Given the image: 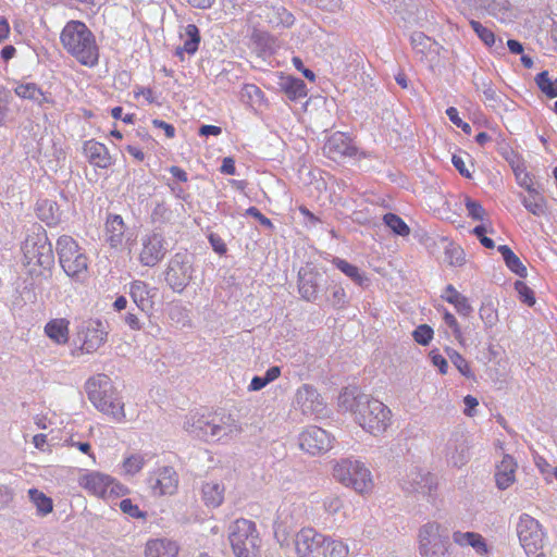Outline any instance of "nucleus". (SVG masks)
Instances as JSON below:
<instances>
[{
  "mask_svg": "<svg viewBox=\"0 0 557 557\" xmlns=\"http://www.w3.org/2000/svg\"><path fill=\"white\" fill-rule=\"evenodd\" d=\"M212 424H214L213 416L190 413L185 418L183 428L190 436L210 442L212 441Z\"/></svg>",
  "mask_w": 557,
  "mask_h": 557,
  "instance_id": "aec40b11",
  "label": "nucleus"
},
{
  "mask_svg": "<svg viewBox=\"0 0 557 557\" xmlns=\"http://www.w3.org/2000/svg\"><path fill=\"white\" fill-rule=\"evenodd\" d=\"M535 83L539 89L548 98L557 97V78L552 79L547 71H543L535 76Z\"/></svg>",
  "mask_w": 557,
  "mask_h": 557,
  "instance_id": "37998d69",
  "label": "nucleus"
},
{
  "mask_svg": "<svg viewBox=\"0 0 557 557\" xmlns=\"http://www.w3.org/2000/svg\"><path fill=\"white\" fill-rule=\"evenodd\" d=\"M445 457L448 465L455 468H461L469 460L468 446L461 436L449 438L446 448Z\"/></svg>",
  "mask_w": 557,
  "mask_h": 557,
  "instance_id": "b1692460",
  "label": "nucleus"
},
{
  "mask_svg": "<svg viewBox=\"0 0 557 557\" xmlns=\"http://www.w3.org/2000/svg\"><path fill=\"white\" fill-rule=\"evenodd\" d=\"M329 301L332 307L341 309L344 308L347 304V295L341 285H334L332 287L331 296L329 297Z\"/></svg>",
  "mask_w": 557,
  "mask_h": 557,
  "instance_id": "bf43d9fd",
  "label": "nucleus"
},
{
  "mask_svg": "<svg viewBox=\"0 0 557 557\" xmlns=\"http://www.w3.org/2000/svg\"><path fill=\"white\" fill-rule=\"evenodd\" d=\"M228 540L236 557H259L261 540L252 521H234L228 528Z\"/></svg>",
  "mask_w": 557,
  "mask_h": 557,
  "instance_id": "423d86ee",
  "label": "nucleus"
},
{
  "mask_svg": "<svg viewBox=\"0 0 557 557\" xmlns=\"http://www.w3.org/2000/svg\"><path fill=\"white\" fill-rule=\"evenodd\" d=\"M194 269L190 256L184 252H176L169 260L165 270V282L175 293H182L193 278Z\"/></svg>",
  "mask_w": 557,
  "mask_h": 557,
  "instance_id": "9b49d317",
  "label": "nucleus"
},
{
  "mask_svg": "<svg viewBox=\"0 0 557 557\" xmlns=\"http://www.w3.org/2000/svg\"><path fill=\"white\" fill-rule=\"evenodd\" d=\"M332 263L346 276H348L354 283L359 286H367L369 278L360 271V269L348 261L334 257Z\"/></svg>",
  "mask_w": 557,
  "mask_h": 557,
  "instance_id": "c9c22d12",
  "label": "nucleus"
},
{
  "mask_svg": "<svg viewBox=\"0 0 557 557\" xmlns=\"http://www.w3.org/2000/svg\"><path fill=\"white\" fill-rule=\"evenodd\" d=\"M83 152L90 164L100 169H108L113 162L108 148L94 139L85 141Z\"/></svg>",
  "mask_w": 557,
  "mask_h": 557,
  "instance_id": "5701e85b",
  "label": "nucleus"
},
{
  "mask_svg": "<svg viewBox=\"0 0 557 557\" xmlns=\"http://www.w3.org/2000/svg\"><path fill=\"white\" fill-rule=\"evenodd\" d=\"M150 216L152 223L163 224L171 220L172 211L164 202H157Z\"/></svg>",
  "mask_w": 557,
  "mask_h": 557,
  "instance_id": "864d4df0",
  "label": "nucleus"
},
{
  "mask_svg": "<svg viewBox=\"0 0 557 557\" xmlns=\"http://www.w3.org/2000/svg\"><path fill=\"white\" fill-rule=\"evenodd\" d=\"M22 251L24 265L27 273L34 277V284L40 285L42 281L51 276L54 256L47 233L41 225L34 224L28 230L22 243Z\"/></svg>",
  "mask_w": 557,
  "mask_h": 557,
  "instance_id": "f03ea898",
  "label": "nucleus"
},
{
  "mask_svg": "<svg viewBox=\"0 0 557 557\" xmlns=\"http://www.w3.org/2000/svg\"><path fill=\"white\" fill-rule=\"evenodd\" d=\"M107 335L108 332L100 320H82L77 325L76 336L81 343V349L86 354L97 351L106 343Z\"/></svg>",
  "mask_w": 557,
  "mask_h": 557,
  "instance_id": "f8f14e48",
  "label": "nucleus"
},
{
  "mask_svg": "<svg viewBox=\"0 0 557 557\" xmlns=\"http://www.w3.org/2000/svg\"><path fill=\"white\" fill-rule=\"evenodd\" d=\"M282 89L292 100L300 99L307 96L306 84L299 78L287 77L282 83Z\"/></svg>",
  "mask_w": 557,
  "mask_h": 557,
  "instance_id": "a19ab883",
  "label": "nucleus"
},
{
  "mask_svg": "<svg viewBox=\"0 0 557 557\" xmlns=\"http://www.w3.org/2000/svg\"><path fill=\"white\" fill-rule=\"evenodd\" d=\"M517 462L510 455H505L496 466L495 482L499 490H506L516 481Z\"/></svg>",
  "mask_w": 557,
  "mask_h": 557,
  "instance_id": "393cba45",
  "label": "nucleus"
},
{
  "mask_svg": "<svg viewBox=\"0 0 557 557\" xmlns=\"http://www.w3.org/2000/svg\"><path fill=\"white\" fill-rule=\"evenodd\" d=\"M145 463L146 461L143 455L134 454L124 459L122 469L125 474L134 475L144 468Z\"/></svg>",
  "mask_w": 557,
  "mask_h": 557,
  "instance_id": "09e8293b",
  "label": "nucleus"
},
{
  "mask_svg": "<svg viewBox=\"0 0 557 557\" xmlns=\"http://www.w3.org/2000/svg\"><path fill=\"white\" fill-rule=\"evenodd\" d=\"M169 251V243L160 232L144 234L139 239L138 262L143 267L153 268L159 264Z\"/></svg>",
  "mask_w": 557,
  "mask_h": 557,
  "instance_id": "9d476101",
  "label": "nucleus"
},
{
  "mask_svg": "<svg viewBox=\"0 0 557 557\" xmlns=\"http://www.w3.org/2000/svg\"><path fill=\"white\" fill-rule=\"evenodd\" d=\"M325 534L313 528H302L295 537V548L298 557H320L322 541Z\"/></svg>",
  "mask_w": 557,
  "mask_h": 557,
  "instance_id": "f3484780",
  "label": "nucleus"
},
{
  "mask_svg": "<svg viewBox=\"0 0 557 557\" xmlns=\"http://www.w3.org/2000/svg\"><path fill=\"white\" fill-rule=\"evenodd\" d=\"M517 533L525 554L529 557H540L544 546V532L539 521L527 513L521 515Z\"/></svg>",
  "mask_w": 557,
  "mask_h": 557,
  "instance_id": "1a4fd4ad",
  "label": "nucleus"
},
{
  "mask_svg": "<svg viewBox=\"0 0 557 557\" xmlns=\"http://www.w3.org/2000/svg\"><path fill=\"white\" fill-rule=\"evenodd\" d=\"M120 509L123 513L136 518V519H145L146 512L141 511L139 507L132 502L129 498H124L119 504Z\"/></svg>",
  "mask_w": 557,
  "mask_h": 557,
  "instance_id": "13d9d810",
  "label": "nucleus"
},
{
  "mask_svg": "<svg viewBox=\"0 0 557 557\" xmlns=\"http://www.w3.org/2000/svg\"><path fill=\"white\" fill-rule=\"evenodd\" d=\"M421 557H447L448 531L437 522L422 525L418 534Z\"/></svg>",
  "mask_w": 557,
  "mask_h": 557,
  "instance_id": "6e6552de",
  "label": "nucleus"
},
{
  "mask_svg": "<svg viewBox=\"0 0 557 557\" xmlns=\"http://www.w3.org/2000/svg\"><path fill=\"white\" fill-rule=\"evenodd\" d=\"M334 436L322 428L310 425L299 435L300 448L312 455H320L333 447Z\"/></svg>",
  "mask_w": 557,
  "mask_h": 557,
  "instance_id": "4468645a",
  "label": "nucleus"
},
{
  "mask_svg": "<svg viewBox=\"0 0 557 557\" xmlns=\"http://www.w3.org/2000/svg\"><path fill=\"white\" fill-rule=\"evenodd\" d=\"M515 176L519 186L523 187L527 191L534 189L533 177L524 169L517 168Z\"/></svg>",
  "mask_w": 557,
  "mask_h": 557,
  "instance_id": "0e129e2a",
  "label": "nucleus"
},
{
  "mask_svg": "<svg viewBox=\"0 0 557 557\" xmlns=\"http://www.w3.org/2000/svg\"><path fill=\"white\" fill-rule=\"evenodd\" d=\"M438 311H442L444 323L450 330L451 335L456 338V341L460 345H463L465 337H463L460 325H459L458 321L456 320L455 315L453 313H450L445 308H443V309L438 308Z\"/></svg>",
  "mask_w": 557,
  "mask_h": 557,
  "instance_id": "a18cd8bd",
  "label": "nucleus"
},
{
  "mask_svg": "<svg viewBox=\"0 0 557 557\" xmlns=\"http://www.w3.org/2000/svg\"><path fill=\"white\" fill-rule=\"evenodd\" d=\"M479 315L486 330L493 329L498 323L497 308L491 300L482 302Z\"/></svg>",
  "mask_w": 557,
  "mask_h": 557,
  "instance_id": "79ce46f5",
  "label": "nucleus"
},
{
  "mask_svg": "<svg viewBox=\"0 0 557 557\" xmlns=\"http://www.w3.org/2000/svg\"><path fill=\"white\" fill-rule=\"evenodd\" d=\"M470 26L486 46L492 47L495 44V35L490 28L474 20L470 21Z\"/></svg>",
  "mask_w": 557,
  "mask_h": 557,
  "instance_id": "603ef678",
  "label": "nucleus"
},
{
  "mask_svg": "<svg viewBox=\"0 0 557 557\" xmlns=\"http://www.w3.org/2000/svg\"><path fill=\"white\" fill-rule=\"evenodd\" d=\"M453 540L460 546H471L479 555L487 554L485 540L479 533L456 531L453 534Z\"/></svg>",
  "mask_w": 557,
  "mask_h": 557,
  "instance_id": "7c9ffc66",
  "label": "nucleus"
},
{
  "mask_svg": "<svg viewBox=\"0 0 557 557\" xmlns=\"http://www.w3.org/2000/svg\"><path fill=\"white\" fill-rule=\"evenodd\" d=\"M180 546L170 539H151L145 545V557H176Z\"/></svg>",
  "mask_w": 557,
  "mask_h": 557,
  "instance_id": "a878e982",
  "label": "nucleus"
},
{
  "mask_svg": "<svg viewBox=\"0 0 557 557\" xmlns=\"http://www.w3.org/2000/svg\"><path fill=\"white\" fill-rule=\"evenodd\" d=\"M202 499L208 507H219L224 499V485L218 481H208L203 483Z\"/></svg>",
  "mask_w": 557,
  "mask_h": 557,
  "instance_id": "2f4dec72",
  "label": "nucleus"
},
{
  "mask_svg": "<svg viewBox=\"0 0 557 557\" xmlns=\"http://www.w3.org/2000/svg\"><path fill=\"white\" fill-rule=\"evenodd\" d=\"M411 45L414 51L421 54V58L437 53L438 49V45L421 32L411 35Z\"/></svg>",
  "mask_w": 557,
  "mask_h": 557,
  "instance_id": "4c0bfd02",
  "label": "nucleus"
},
{
  "mask_svg": "<svg viewBox=\"0 0 557 557\" xmlns=\"http://www.w3.org/2000/svg\"><path fill=\"white\" fill-rule=\"evenodd\" d=\"M147 484L153 496L172 495L178 486V475L172 467H160L151 471Z\"/></svg>",
  "mask_w": 557,
  "mask_h": 557,
  "instance_id": "2eb2a0df",
  "label": "nucleus"
},
{
  "mask_svg": "<svg viewBox=\"0 0 557 557\" xmlns=\"http://www.w3.org/2000/svg\"><path fill=\"white\" fill-rule=\"evenodd\" d=\"M46 335L57 344H65L69 341V321L53 319L45 326Z\"/></svg>",
  "mask_w": 557,
  "mask_h": 557,
  "instance_id": "72a5a7b5",
  "label": "nucleus"
},
{
  "mask_svg": "<svg viewBox=\"0 0 557 557\" xmlns=\"http://www.w3.org/2000/svg\"><path fill=\"white\" fill-rule=\"evenodd\" d=\"M487 232L485 225H476L473 228V234L479 238L480 243L488 249H492L495 247V243L492 238L485 236V233Z\"/></svg>",
  "mask_w": 557,
  "mask_h": 557,
  "instance_id": "338daca9",
  "label": "nucleus"
},
{
  "mask_svg": "<svg viewBox=\"0 0 557 557\" xmlns=\"http://www.w3.org/2000/svg\"><path fill=\"white\" fill-rule=\"evenodd\" d=\"M324 150L331 158L352 157L356 152V148L349 144L348 138L342 133L332 135L325 143Z\"/></svg>",
  "mask_w": 557,
  "mask_h": 557,
  "instance_id": "cd10ccee",
  "label": "nucleus"
},
{
  "mask_svg": "<svg viewBox=\"0 0 557 557\" xmlns=\"http://www.w3.org/2000/svg\"><path fill=\"white\" fill-rule=\"evenodd\" d=\"M88 399L101 412L113 420L122 422L125 419L124 405L119 397L112 380L107 374L90 377L85 385Z\"/></svg>",
  "mask_w": 557,
  "mask_h": 557,
  "instance_id": "20e7f679",
  "label": "nucleus"
},
{
  "mask_svg": "<svg viewBox=\"0 0 557 557\" xmlns=\"http://www.w3.org/2000/svg\"><path fill=\"white\" fill-rule=\"evenodd\" d=\"M37 215L47 223V225H55L59 223L61 213L55 201L44 199L37 202Z\"/></svg>",
  "mask_w": 557,
  "mask_h": 557,
  "instance_id": "f704fd0d",
  "label": "nucleus"
},
{
  "mask_svg": "<svg viewBox=\"0 0 557 557\" xmlns=\"http://www.w3.org/2000/svg\"><path fill=\"white\" fill-rule=\"evenodd\" d=\"M446 354L451 361V363L457 368V370L466 377H473V373L468 361L455 349L447 348Z\"/></svg>",
  "mask_w": 557,
  "mask_h": 557,
  "instance_id": "de8ad7c7",
  "label": "nucleus"
},
{
  "mask_svg": "<svg viewBox=\"0 0 557 557\" xmlns=\"http://www.w3.org/2000/svg\"><path fill=\"white\" fill-rule=\"evenodd\" d=\"M322 506L329 516L335 517L342 512L344 500L339 496L330 495L323 499Z\"/></svg>",
  "mask_w": 557,
  "mask_h": 557,
  "instance_id": "3c124183",
  "label": "nucleus"
},
{
  "mask_svg": "<svg viewBox=\"0 0 557 557\" xmlns=\"http://www.w3.org/2000/svg\"><path fill=\"white\" fill-rule=\"evenodd\" d=\"M79 485L89 494L97 497H107L109 494L116 493L121 486L108 474L90 471L83 474L79 480Z\"/></svg>",
  "mask_w": 557,
  "mask_h": 557,
  "instance_id": "dca6fc26",
  "label": "nucleus"
},
{
  "mask_svg": "<svg viewBox=\"0 0 557 557\" xmlns=\"http://www.w3.org/2000/svg\"><path fill=\"white\" fill-rule=\"evenodd\" d=\"M59 262L67 276L82 281L88 271V258L78 244L67 235L57 240Z\"/></svg>",
  "mask_w": 557,
  "mask_h": 557,
  "instance_id": "0eeeda50",
  "label": "nucleus"
},
{
  "mask_svg": "<svg viewBox=\"0 0 557 557\" xmlns=\"http://www.w3.org/2000/svg\"><path fill=\"white\" fill-rule=\"evenodd\" d=\"M158 289L149 286L144 281L136 280L129 285V296L132 297L135 305L146 313H149L153 309L154 297L157 296Z\"/></svg>",
  "mask_w": 557,
  "mask_h": 557,
  "instance_id": "412c9836",
  "label": "nucleus"
},
{
  "mask_svg": "<svg viewBox=\"0 0 557 557\" xmlns=\"http://www.w3.org/2000/svg\"><path fill=\"white\" fill-rule=\"evenodd\" d=\"M208 239H209V243H210L212 249L216 253L224 255L227 251L226 244L224 243V240L221 238L220 235H218L215 233H210L208 235Z\"/></svg>",
  "mask_w": 557,
  "mask_h": 557,
  "instance_id": "774afa93",
  "label": "nucleus"
},
{
  "mask_svg": "<svg viewBox=\"0 0 557 557\" xmlns=\"http://www.w3.org/2000/svg\"><path fill=\"white\" fill-rule=\"evenodd\" d=\"M28 497L37 509V513L40 516H47L53 509V502L44 492L37 488L28 490Z\"/></svg>",
  "mask_w": 557,
  "mask_h": 557,
  "instance_id": "58836bf2",
  "label": "nucleus"
},
{
  "mask_svg": "<svg viewBox=\"0 0 557 557\" xmlns=\"http://www.w3.org/2000/svg\"><path fill=\"white\" fill-rule=\"evenodd\" d=\"M448 302L453 305L456 311L462 317H469L473 311L469 299L461 293H459L454 298H449Z\"/></svg>",
  "mask_w": 557,
  "mask_h": 557,
  "instance_id": "5fc2aeb1",
  "label": "nucleus"
},
{
  "mask_svg": "<svg viewBox=\"0 0 557 557\" xmlns=\"http://www.w3.org/2000/svg\"><path fill=\"white\" fill-rule=\"evenodd\" d=\"M293 406L306 417H318L325 410L323 397L310 384H302L296 389Z\"/></svg>",
  "mask_w": 557,
  "mask_h": 557,
  "instance_id": "ddd939ff",
  "label": "nucleus"
},
{
  "mask_svg": "<svg viewBox=\"0 0 557 557\" xmlns=\"http://www.w3.org/2000/svg\"><path fill=\"white\" fill-rule=\"evenodd\" d=\"M181 38L184 44L182 47L176 48L175 54L183 60L184 53L193 55L198 50L200 44V33L198 27L195 24H188L184 28V32L181 33Z\"/></svg>",
  "mask_w": 557,
  "mask_h": 557,
  "instance_id": "c85d7f7f",
  "label": "nucleus"
},
{
  "mask_svg": "<svg viewBox=\"0 0 557 557\" xmlns=\"http://www.w3.org/2000/svg\"><path fill=\"white\" fill-rule=\"evenodd\" d=\"M498 251L500 252L507 268L517 274L520 277H527L528 270L524 264L521 262L519 257L507 246L500 245L498 246Z\"/></svg>",
  "mask_w": 557,
  "mask_h": 557,
  "instance_id": "e433bc0d",
  "label": "nucleus"
},
{
  "mask_svg": "<svg viewBox=\"0 0 557 557\" xmlns=\"http://www.w3.org/2000/svg\"><path fill=\"white\" fill-rule=\"evenodd\" d=\"M60 42L69 55L83 66L92 69L99 63L100 49L95 34L78 20L66 22Z\"/></svg>",
  "mask_w": 557,
  "mask_h": 557,
  "instance_id": "7ed1b4c3",
  "label": "nucleus"
},
{
  "mask_svg": "<svg viewBox=\"0 0 557 557\" xmlns=\"http://www.w3.org/2000/svg\"><path fill=\"white\" fill-rule=\"evenodd\" d=\"M445 256L448 263L453 267H461L465 263V252L459 246H453L446 248Z\"/></svg>",
  "mask_w": 557,
  "mask_h": 557,
  "instance_id": "4d7b16f0",
  "label": "nucleus"
},
{
  "mask_svg": "<svg viewBox=\"0 0 557 557\" xmlns=\"http://www.w3.org/2000/svg\"><path fill=\"white\" fill-rule=\"evenodd\" d=\"M14 92L22 99L38 101V97L42 96V90L35 83H18Z\"/></svg>",
  "mask_w": 557,
  "mask_h": 557,
  "instance_id": "c03bdc74",
  "label": "nucleus"
},
{
  "mask_svg": "<svg viewBox=\"0 0 557 557\" xmlns=\"http://www.w3.org/2000/svg\"><path fill=\"white\" fill-rule=\"evenodd\" d=\"M322 541L320 557H347L349 555V546L342 540L325 535Z\"/></svg>",
  "mask_w": 557,
  "mask_h": 557,
  "instance_id": "473e14b6",
  "label": "nucleus"
},
{
  "mask_svg": "<svg viewBox=\"0 0 557 557\" xmlns=\"http://www.w3.org/2000/svg\"><path fill=\"white\" fill-rule=\"evenodd\" d=\"M412 336L418 344L425 346L433 338V330L426 324H421L413 331Z\"/></svg>",
  "mask_w": 557,
  "mask_h": 557,
  "instance_id": "680f3d73",
  "label": "nucleus"
},
{
  "mask_svg": "<svg viewBox=\"0 0 557 557\" xmlns=\"http://www.w3.org/2000/svg\"><path fill=\"white\" fill-rule=\"evenodd\" d=\"M527 193V195H519V199L523 207L533 215H545L547 211V202L542 193L536 188L529 190Z\"/></svg>",
  "mask_w": 557,
  "mask_h": 557,
  "instance_id": "c756f323",
  "label": "nucleus"
},
{
  "mask_svg": "<svg viewBox=\"0 0 557 557\" xmlns=\"http://www.w3.org/2000/svg\"><path fill=\"white\" fill-rule=\"evenodd\" d=\"M437 487L435 475L418 469L410 471L403 482V488L408 493H417L423 496H431Z\"/></svg>",
  "mask_w": 557,
  "mask_h": 557,
  "instance_id": "a211bd4d",
  "label": "nucleus"
},
{
  "mask_svg": "<svg viewBox=\"0 0 557 557\" xmlns=\"http://www.w3.org/2000/svg\"><path fill=\"white\" fill-rule=\"evenodd\" d=\"M125 223L121 215L109 214L106 221V239L111 248L122 247L125 234Z\"/></svg>",
  "mask_w": 557,
  "mask_h": 557,
  "instance_id": "bb28decb",
  "label": "nucleus"
},
{
  "mask_svg": "<svg viewBox=\"0 0 557 557\" xmlns=\"http://www.w3.org/2000/svg\"><path fill=\"white\" fill-rule=\"evenodd\" d=\"M13 101L11 91L0 86V126L4 125L10 113V106Z\"/></svg>",
  "mask_w": 557,
  "mask_h": 557,
  "instance_id": "8fccbe9b",
  "label": "nucleus"
},
{
  "mask_svg": "<svg viewBox=\"0 0 557 557\" xmlns=\"http://www.w3.org/2000/svg\"><path fill=\"white\" fill-rule=\"evenodd\" d=\"M319 273L313 268H301L298 272V290L307 301H314L318 297Z\"/></svg>",
  "mask_w": 557,
  "mask_h": 557,
  "instance_id": "4be33fe9",
  "label": "nucleus"
},
{
  "mask_svg": "<svg viewBox=\"0 0 557 557\" xmlns=\"http://www.w3.org/2000/svg\"><path fill=\"white\" fill-rule=\"evenodd\" d=\"M515 289L518 292L520 299L528 306L535 304L534 293L524 282L517 281L515 283Z\"/></svg>",
  "mask_w": 557,
  "mask_h": 557,
  "instance_id": "e2e57ef3",
  "label": "nucleus"
},
{
  "mask_svg": "<svg viewBox=\"0 0 557 557\" xmlns=\"http://www.w3.org/2000/svg\"><path fill=\"white\" fill-rule=\"evenodd\" d=\"M383 221L395 234L399 236H407L410 233L409 226L401 218L394 213H386L383 216Z\"/></svg>",
  "mask_w": 557,
  "mask_h": 557,
  "instance_id": "49530a36",
  "label": "nucleus"
},
{
  "mask_svg": "<svg viewBox=\"0 0 557 557\" xmlns=\"http://www.w3.org/2000/svg\"><path fill=\"white\" fill-rule=\"evenodd\" d=\"M269 23L273 26L289 27L294 24V16L283 7H273L267 13Z\"/></svg>",
  "mask_w": 557,
  "mask_h": 557,
  "instance_id": "ea45409f",
  "label": "nucleus"
},
{
  "mask_svg": "<svg viewBox=\"0 0 557 557\" xmlns=\"http://www.w3.org/2000/svg\"><path fill=\"white\" fill-rule=\"evenodd\" d=\"M465 206L467 208L468 215L471 219L478 220V221H483L484 220L485 210H484V208L482 207V205L479 201L473 200V199L468 197L465 200Z\"/></svg>",
  "mask_w": 557,
  "mask_h": 557,
  "instance_id": "052dcab7",
  "label": "nucleus"
},
{
  "mask_svg": "<svg viewBox=\"0 0 557 557\" xmlns=\"http://www.w3.org/2000/svg\"><path fill=\"white\" fill-rule=\"evenodd\" d=\"M338 407L343 411L351 412L355 422L373 436L385 433L392 424V411L385 404L355 388L341 392Z\"/></svg>",
  "mask_w": 557,
  "mask_h": 557,
  "instance_id": "f257e3e1",
  "label": "nucleus"
},
{
  "mask_svg": "<svg viewBox=\"0 0 557 557\" xmlns=\"http://www.w3.org/2000/svg\"><path fill=\"white\" fill-rule=\"evenodd\" d=\"M263 97L262 90L253 84H246L242 89V98L248 99L252 104L261 103Z\"/></svg>",
  "mask_w": 557,
  "mask_h": 557,
  "instance_id": "6e6d98bb",
  "label": "nucleus"
},
{
  "mask_svg": "<svg viewBox=\"0 0 557 557\" xmlns=\"http://www.w3.org/2000/svg\"><path fill=\"white\" fill-rule=\"evenodd\" d=\"M212 441L227 442L242 433L240 422L232 414L213 416Z\"/></svg>",
  "mask_w": 557,
  "mask_h": 557,
  "instance_id": "6ab92c4d",
  "label": "nucleus"
},
{
  "mask_svg": "<svg viewBox=\"0 0 557 557\" xmlns=\"http://www.w3.org/2000/svg\"><path fill=\"white\" fill-rule=\"evenodd\" d=\"M333 476L359 494H368L374 486L370 470L357 459L346 458L337 461L333 466Z\"/></svg>",
  "mask_w": 557,
  "mask_h": 557,
  "instance_id": "39448f33",
  "label": "nucleus"
},
{
  "mask_svg": "<svg viewBox=\"0 0 557 557\" xmlns=\"http://www.w3.org/2000/svg\"><path fill=\"white\" fill-rule=\"evenodd\" d=\"M387 10L396 14H401L407 11L409 4L406 0H380Z\"/></svg>",
  "mask_w": 557,
  "mask_h": 557,
  "instance_id": "69168bd1",
  "label": "nucleus"
}]
</instances>
